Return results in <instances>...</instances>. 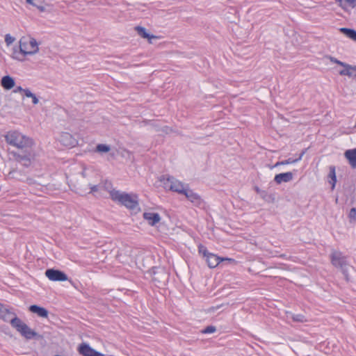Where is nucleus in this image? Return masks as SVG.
<instances>
[{
  "mask_svg": "<svg viewBox=\"0 0 356 356\" xmlns=\"http://www.w3.org/2000/svg\"><path fill=\"white\" fill-rule=\"evenodd\" d=\"M10 325L26 339H31L38 336V333L31 329L25 323L17 316L12 317Z\"/></svg>",
  "mask_w": 356,
  "mask_h": 356,
  "instance_id": "423d86ee",
  "label": "nucleus"
},
{
  "mask_svg": "<svg viewBox=\"0 0 356 356\" xmlns=\"http://www.w3.org/2000/svg\"><path fill=\"white\" fill-rule=\"evenodd\" d=\"M331 264L337 268H339L346 281H349V275L347 267L349 266L347 257L340 251L333 250L330 255Z\"/></svg>",
  "mask_w": 356,
  "mask_h": 356,
  "instance_id": "20e7f679",
  "label": "nucleus"
},
{
  "mask_svg": "<svg viewBox=\"0 0 356 356\" xmlns=\"http://www.w3.org/2000/svg\"><path fill=\"white\" fill-rule=\"evenodd\" d=\"M344 69L339 71L341 76H348V77H356V66L348 63L343 67Z\"/></svg>",
  "mask_w": 356,
  "mask_h": 356,
  "instance_id": "4468645a",
  "label": "nucleus"
},
{
  "mask_svg": "<svg viewBox=\"0 0 356 356\" xmlns=\"http://www.w3.org/2000/svg\"><path fill=\"white\" fill-rule=\"evenodd\" d=\"M183 194L195 206L200 207L202 204V200L200 196L188 187Z\"/></svg>",
  "mask_w": 356,
  "mask_h": 356,
  "instance_id": "9d476101",
  "label": "nucleus"
},
{
  "mask_svg": "<svg viewBox=\"0 0 356 356\" xmlns=\"http://www.w3.org/2000/svg\"><path fill=\"white\" fill-rule=\"evenodd\" d=\"M15 40V38L11 36L10 34H6L5 35V42L7 46H10L12 44Z\"/></svg>",
  "mask_w": 356,
  "mask_h": 356,
  "instance_id": "bb28decb",
  "label": "nucleus"
},
{
  "mask_svg": "<svg viewBox=\"0 0 356 356\" xmlns=\"http://www.w3.org/2000/svg\"><path fill=\"white\" fill-rule=\"evenodd\" d=\"M216 327L210 325V326H207L204 330H203L202 331V332L204 334H210V333H213L214 332H216Z\"/></svg>",
  "mask_w": 356,
  "mask_h": 356,
  "instance_id": "c85d7f7f",
  "label": "nucleus"
},
{
  "mask_svg": "<svg viewBox=\"0 0 356 356\" xmlns=\"http://www.w3.org/2000/svg\"><path fill=\"white\" fill-rule=\"evenodd\" d=\"M29 311L31 312L32 313L36 314L40 317H48L49 312L44 307H41L38 305H33L30 306Z\"/></svg>",
  "mask_w": 356,
  "mask_h": 356,
  "instance_id": "2eb2a0df",
  "label": "nucleus"
},
{
  "mask_svg": "<svg viewBox=\"0 0 356 356\" xmlns=\"http://www.w3.org/2000/svg\"><path fill=\"white\" fill-rule=\"evenodd\" d=\"M225 259L229 260V261L232 260L231 259H227V258H225V259L220 258V257H218L217 255L212 254V253L208 254L207 257L206 258L207 264L209 268L216 267L220 264V262L221 261H223Z\"/></svg>",
  "mask_w": 356,
  "mask_h": 356,
  "instance_id": "ddd939ff",
  "label": "nucleus"
},
{
  "mask_svg": "<svg viewBox=\"0 0 356 356\" xmlns=\"http://www.w3.org/2000/svg\"><path fill=\"white\" fill-rule=\"evenodd\" d=\"M156 273H154V280L155 281H157V282H161L160 278H159V277H156Z\"/></svg>",
  "mask_w": 356,
  "mask_h": 356,
  "instance_id": "4c0bfd02",
  "label": "nucleus"
},
{
  "mask_svg": "<svg viewBox=\"0 0 356 356\" xmlns=\"http://www.w3.org/2000/svg\"><path fill=\"white\" fill-rule=\"evenodd\" d=\"M78 351L83 356H105L104 354L92 348L86 343H82L79 345Z\"/></svg>",
  "mask_w": 356,
  "mask_h": 356,
  "instance_id": "1a4fd4ad",
  "label": "nucleus"
},
{
  "mask_svg": "<svg viewBox=\"0 0 356 356\" xmlns=\"http://www.w3.org/2000/svg\"><path fill=\"white\" fill-rule=\"evenodd\" d=\"M11 316H16L15 314L10 312V310L5 307L3 305L0 304V318L4 321H10L12 319Z\"/></svg>",
  "mask_w": 356,
  "mask_h": 356,
  "instance_id": "dca6fc26",
  "label": "nucleus"
},
{
  "mask_svg": "<svg viewBox=\"0 0 356 356\" xmlns=\"http://www.w3.org/2000/svg\"><path fill=\"white\" fill-rule=\"evenodd\" d=\"M112 200L118 202L129 209H138V196L135 194H129L120 191L111 190L109 191Z\"/></svg>",
  "mask_w": 356,
  "mask_h": 356,
  "instance_id": "7ed1b4c3",
  "label": "nucleus"
},
{
  "mask_svg": "<svg viewBox=\"0 0 356 356\" xmlns=\"http://www.w3.org/2000/svg\"><path fill=\"white\" fill-rule=\"evenodd\" d=\"M199 252L200 253H202L204 257H205L206 258L207 257V255L208 254H210L209 252H207L206 248H204V246L201 245L200 248H199Z\"/></svg>",
  "mask_w": 356,
  "mask_h": 356,
  "instance_id": "7c9ffc66",
  "label": "nucleus"
},
{
  "mask_svg": "<svg viewBox=\"0 0 356 356\" xmlns=\"http://www.w3.org/2000/svg\"><path fill=\"white\" fill-rule=\"evenodd\" d=\"M348 218L350 219V222H353L356 220V209L352 208L350 210V212L348 213Z\"/></svg>",
  "mask_w": 356,
  "mask_h": 356,
  "instance_id": "cd10ccee",
  "label": "nucleus"
},
{
  "mask_svg": "<svg viewBox=\"0 0 356 356\" xmlns=\"http://www.w3.org/2000/svg\"><path fill=\"white\" fill-rule=\"evenodd\" d=\"M292 319L293 321L299 323H305L307 321V317L302 314L293 315Z\"/></svg>",
  "mask_w": 356,
  "mask_h": 356,
  "instance_id": "393cba45",
  "label": "nucleus"
},
{
  "mask_svg": "<svg viewBox=\"0 0 356 356\" xmlns=\"http://www.w3.org/2000/svg\"><path fill=\"white\" fill-rule=\"evenodd\" d=\"M160 273L163 275V276L164 277V278H166V277H167L166 274H165V273L164 272V270H161Z\"/></svg>",
  "mask_w": 356,
  "mask_h": 356,
  "instance_id": "58836bf2",
  "label": "nucleus"
},
{
  "mask_svg": "<svg viewBox=\"0 0 356 356\" xmlns=\"http://www.w3.org/2000/svg\"><path fill=\"white\" fill-rule=\"evenodd\" d=\"M344 154L350 165L356 168V149L346 150Z\"/></svg>",
  "mask_w": 356,
  "mask_h": 356,
  "instance_id": "a211bd4d",
  "label": "nucleus"
},
{
  "mask_svg": "<svg viewBox=\"0 0 356 356\" xmlns=\"http://www.w3.org/2000/svg\"><path fill=\"white\" fill-rule=\"evenodd\" d=\"M59 141L66 147H74L77 143L72 135L67 132L60 134Z\"/></svg>",
  "mask_w": 356,
  "mask_h": 356,
  "instance_id": "9b49d317",
  "label": "nucleus"
},
{
  "mask_svg": "<svg viewBox=\"0 0 356 356\" xmlns=\"http://www.w3.org/2000/svg\"><path fill=\"white\" fill-rule=\"evenodd\" d=\"M14 173H15V171L10 172L9 174H8V176H10L12 178H13L14 177V176H13Z\"/></svg>",
  "mask_w": 356,
  "mask_h": 356,
  "instance_id": "ea45409f",
  "label": "nucleus"
},
{
  "mask_svg": "<svg viewBox=\"0 0 356 356\" xmlns=\"http://www.w3.org/2000/svg\"><path fill=\"white\" fill-rule=\"evenodd\" d=\"M35 7L40 11V12H44L45 11V8L42 6H38V5H36Z\"/></svg>",
  "mask_w": 356,
  "mask_h": 356,
  "instance_id": "c9c22d12",
  "label": "nucleus"
},
{
  "mask_svg": "<svg viewBox=\"0 0 356 356\" xmlns=\"http://www.w3.org/2000/svg\"><path fill=\"white\" fill-rule=\"evenodd\" d=\"M136 30L138 33V34L141 36L142 38H147L149 40L152 39V38H156V37L154 35H150L149 33H148L147 32V30L144 28V27H142V26H136Z\"/></svg>",
  "mask_w": 356,
  "mask_h": 356,
  "instance_id": "412c9836",
  "label": "nucleus"
},
{
  "mask_svg": "<svg viewBox=\"0 0 356 356\" xmlns=\"http://www.w3.org/2000/svg\"><path fill=\"white\" fill-rule=\"evenodd\" d=\"M290 177H291V179H292V173L291 172Z\"/></svg>",
  "mask_w": 356,
  "mask_h": 356,
  "instance_id": "37998d69",
  "label": "nucleus"
},
{
  "mask_svg": "<svg viewBox=\"0 0 356 356\" xmlns=\"http://www.w3.org/2000/svg\"><path fill=\"white\" fill-rule=\"evenodd\" d=\"M274 180L278 184L282 182H288L289 181V172L278 174L275 175Z\"/></svg>",
  "mask_w": 356,
  "mask_h": 356,
  "instance_id": "4be33fe9",
  "label": "nucleus"
},
{
  "mask_svg": "<svg viewBox=\"0 0 356 356\" xmlns=\"http://www.w3.org/2000/svg\"><path fill=\"white\" fill-rule=\"evenodd\" d=\"M24 151L25 152L24 154L13 153V156L17 161L21 163L23 165L28 167L31 165V160L34 157V154L32 149Z\"/></svg>",
  "mask_w": 356,
  "mask_h": 356,
  "instance_id": "0eeeda50",
  "label": "nucleus"
},
{
  "mask_svg": "<svg viewBox=\"0 0 356 356\" xmlns=\"http://www.w3.org/2000/svg\"><path fill=\"white\" fill-rule=\"evenodd\" d=\"M343 0H336V1L341 2Z\"/></svg>",
  "mask_w": 356,
  "mask_h": 356,
  "instance_id": "79ce46f5",
  "label": "nucleus"
},
{
  "mask_svg": "<svg viewBox=\"0 0 356 356\" xmlns=\"http://www.w3.org/2000/svg\"><path fill=\"white\" fill-rule=\"evenodd\" d=\"M26 2L29 4L33 5V6H36V4L33 3V0H26Z\"/></svg>",
  "mask_w": 356,
  "mask_h": 356,
  "instance_id": "e433bc0d",
  "label": "nucleus"
},
{
  "mask_svg": "<svg viewBox=\"0 0 356 356\" xmlns=\"http://www.w3.org/2000/svg\"><path fill=\"white\" fill-rule=\"evenodd\" d=\"M159 180L163 184L165 189L176 192L179 194H183L188 187L185 186L182 182L175 177L168 175L161 177Z\"/></svg>",
  "mask_w": 356,
  "mask_h": 356,
  "instance_id": "39448f33",
  "label": "nucleus"
},
{
  "mask_svg": "<svg viewBox=\"0 0 356 356\" xmlns=\"http://www.w3.org/2000/svg\"><path fill=\"white\" fill-rule=\"evenodd\" d=\"M330 61H331L332 63H336V64H337V65H341V66H342V67H344V66H345V65L346 64V63H343V62H342V61H341V60H338L337 58H334V57H332V56H330Z\"/></svg>",
  "mask_w": 356,
  "mask_h": 356,
  "instance_id": "c756f323",
  "label": "nucleus"
},
{
  "mask_svg": "<svg viewBox=\"0 0 356 356\" xmlns=\"http://www.w3.org/2000/svg\"><path fill=\"white\" fill-rule=\"evenodd\" d=\"M111 150V147L105 144H99L96 147V152L99 153H106Z\"/></svg>",
  "mask_w": 356,
  "mask_h": 356,
  "instance_id": "b1692460",
  "label": "nucleus"
},
{
  "mask_svg": "<svg viewBox=\"0 0 356 356\" xmlns=\"http://www.w3.org/2000/svg\"><path fill=\"white\" fill-rule=\"evenodd\" d=\"M143 218L147 221L148 224L151 226L155 225L161 220L160 215L158 213L154 212H144Z\"/></svg>",
  "mask_w": 356,
  "mask_h": 356,
  "instance_id": "f8f14e48",
  "label": "nucleus"
},
{
  "mask_svg": "<svg viewBox=\"0 0 356 356\" xmlns=\"http://www.w3.org/2000/svg\"><path fill=\"white\" fill-rule=\"evenodd\" d=\"M26 97H29V98H31L32 99V103L34 104V105H36L39 103V99L38 98L36 97V95L33 93L30 89L29 88H26V90L25 91V95H24Z\"/></svg>",
  "mask_w": 356,
  "mask_h": 356,
  "instance_id": "5701e85b",
  "label": "nucleus"
},
{
  "mask_svg": "<svg viewBox=\"0 0 356 356\" xmlns=\"http://www.w3.org/2000/svg\"><path fill=\"white\" fill-rule=\"evenodd\" d=\"M90 193H95V192H97L98 191V190L102 187H104L106 190H109L111 188V184L110 183H108V186H102V184H98V185H91L90 184Z\"/></svg>",
  "mask_w": 356,
  "mask_h": 356,
  "instance_id": "a878e982",
  "label": "nucleus"
},
{
  "mask_svg": "<svg viewBox=\"0 0 356 356\" xmlns=\"http://www.w3.org/2000/svg\"><path fill=\"white\" fill-rule=\"evenodd\" d=\"M1 86L6 90H10L15 86V80L10 76H4L1 80Z\"/></svg>",
  "mask_w": 356,
  "mask_h": 356,
  "instance_id": "f3484780",
  "label": "nucleus"
},
{
  "mask_svg": "<svg viewBox=\"0 0 356 356\" xmlns=\"http://www.w3.org/2000/svg\"><path fill=\"white\" fill-rule=\"evenodd\" d=\"M346 3H348V5L352 7L355 8L356 6V0H344Z\"/></svg>",
  "mask_w": 356,
  "mask_h": 356,
  "instance_id": "72a5a7b5",
  "label": "nucleus"
},
{
  "mask_svg": "<svg viewBox=\"0 0 356 356\" xmlns=\"http://www.w3.org/2000/svg\"><path fill=\"white\" fill-rule=\"evenodd\" d=\"M45 275L49 280L54 282H62L68 280V277L65 273L53 268L47 269L45 271Z\"/></svg>",
  "mask_w": 356,
  "mask_h": 356,
  "instance_id": "6e6552de",
  "label": "nucleus"
},
{
  "mask_svg": "<svg viewBox=\"0 0 356 356\" xmlns=\"http://www.w3.org/2000/svg\"><path fill=\"white\" fill-rule=\"evenodd\" d=\"M289 162L288 160L285 161H282V162H277L275 163V167H277L280 165H284V164H288Z\"/></svg>",
  "mask_w": 356,
  "mask_h": 356,
  "instance_id": "f704fd0d",
  "label": "nucleus"
},
{
  "mask_svg": "<svg viewBox=\"0 0 356 356\" xmlns=\"http://www.w3.org/2000/svg\"><path fill=\"white\" fill-rule=\"evenodd\" d=\"M304 154H305V151H302L300 154V155H299V156L298 158H296V159L291 158V163H296V162L298 161L299 160H300Z\"/></svg>",
  "mask_w": 356,
  "mask_h": 356,
  "instance_id": "473e14b6",
  "label": "nucleus"
},
{
  "mask_svg": "<svg viewBox=\"0 0 356 356\" xmlns=\"http://www.w3.org/2000/svg\"><path fill=\"white\" fill-rule=\"evenodd\" d=\"M19 51L13 50L12 57L14 59L20 60L18 57L19 54L23 56L35 55L39 51V44L36 40L32 37L23 36L19 41Z\"/></svg>",
  "mask_w": 356,
  "mask_h": 356,
  "instance_id": "f03ea898",
  "label": "nucleus"
},
{
  "mask_svg": "<svg viewBox=\"0 0 356 356\" xmlns=\"http://www.w3.org/2000/svg\"><path fill=\"white\" fill-rule=\"evenodd\" d=\"M339 31L344 34L347 38L356 42V31L349 28H341Z\"/></svg>",
  "mask_w": 356,
  "mask_h": 356,
  "instance_id": "6ab92c4d",
  "label": "nucleus"
},
{
  "mask_svg": "<svg viewBox=\"0 0 356 356\" xmlns=\"http://www.w3.org/2000/svg\"><path fill=\"white\" fill-rule=\"evenodd\" d=\"M7 143L19 149L29 150L35 145L34 140L17 131H10L5 135Z\"/></svg>",
  "mask_w": 356,
  "mask_h": 356,
  "instance_id": "f257e3e1",
  "label": "nucleus"
},
{
  "mask_svg": "<svg viewBox=\"0 0 356 356\" xmlns=\"http://www.w3.org/2000/svg\"><path fill=\"white\" fill-rule=\"evenodd\" d=\"M82 175H83V177H85V176H86L85 171H83V172H82Z\"/></svg>",
  "mask_w": 356,
  "mask_h": 356,
  "instance_id": "a19ab883",
  "label": "nucleus"
},
{
  "mask_svg": "<svg viewBox=\"0 0 356 356\" xmlns=\"http://www.w3.org/2000/svg\"><path fill=\"white\" fill-rule=\"evenodd\" d=\"M329 170H330V172L328 174V178L330 179V181H329V182L332 185V189L333 190L335 187L336 182H337L335 166L330 165L329 168Z\"/></svg>",
  "mask_w": 356,
  "mask_h": 356,
  "instance_id": "aec40b11",
  "label": "nucleus"
},
{
  "mask_svg": "<svg viewBox=\"0 0 356 356\" xmlns=\"http://www.w3.org/2000/svg\"><path fill=\"white\" fill-rule=\"evenodd\" d=\"M26 90V88H22L21 86H17L14 92H23L24 95H25V91Z\"/></svg>",
  "mask_w": 356,
  "mask_h": 356,
  "instance_id": "2f4dec72",
  "label": "nucleus"
}]
</instances>
